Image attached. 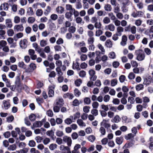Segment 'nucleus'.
Here are the masks:
<instances>
[{"mask_svg": "<svg viewBox=\"0 0 153 153\" xmlns=\"http://www.w3.org/2000/svg\"><path fill=\"white\" fill-rule=\"evenodd\" d=\"M9 3L6 2L4 3L1 5L0 10H8L9 8Z\"/></svg>", "mask_w": 153, "mask_h": 153, "instance_id": "obj_15", "label": "nucleus"}, {"mask_svg": "<svg viewBox=\"0 0 153 153\" xmlns=\"http://www.w3.org/2000/svg\"><path fill=\"white\" fill-rule=\"evenodd\" d=\"M77 123L79 126H81L85 127L86 126L85 123L82 120L79 119L77 121Z\"/></svg>", "mask_w": 153, "mask_h": 153, "instance_id": "obj_26", "label": "nucleus"}, {"mask_svg": "<svg viewBox=\"0 0 153 153\" xmlns=\"http://www.w3.org/2000/svg\"><path fill=\"white\" fill-rule=\"evenodd\" d=\"M64 43L63 39L61 38H59L56 41V43L58 45H59L62 44Z\"/></svg>", "mask_w": 153, "mask_h": 153, "instance_id": "obj_61", "label": "nucleus"}, {"mask_svg": "<svg viewBox=\"0 0 153 153\" xmlns=\"http://www.w3.org/2000/svg\"><path fill=\"white\" fill-rule=\"evenodd\" d=\"M104 9L106 11H110L112 10V7L110 4H107L105 6Z\"/></svg>", "mask_w": 153, "mask_h": 153, "instance_id": "obj_39", "label": "nucleus"}, {"mask_svg": "<svg viewBox=\"0 0 153 153\" xmlns=\"http://www.w3.org/2000/svg\"><path fill=\"white\" fill-rule=\"evenodd\" d=\"M2 78L3 81L5 82L6 86L9 87L10 85H11L10 80L7 78L5 74H4L2 75Z\"/></svg>", "mask_w": 153, "mask_h": 153, "instance_id": "obj_8", "label": "nucleus"}, {"mask_svg": "<svg viewBox=\"0 0 153 153\" xmlns=\"http://www.w3.org/2000/svg\"><path fill=\"white\" fill-rule=\"evenodd\" d=\"M64 142L66 143L68 146H71L72 143V140L71 137L67 136H64L63 137Z\"/></svg>", "mask_w": 153, "mask_h": 153, "instance_id": "obj_4", "label": "nucleus"}, {"mask_svg": "<svg viewBox=\"0 0 153 153\" xmlns=\"http://www.w3.org/2000/svg\"><path fill=\"white\" fill-rule=\"evenodd\" d=\"M13 21L16 24L19 23L20 21V18L18 16H16L14 17Z\"/></svg>", "mask_w": 153, "mask_h": 153, "instance_id": "obj_44", "label": "nucleus"}, {"mask_svg": "<svg viewBox=\"0 0 153 153\" xmlns=\"http://www.w3.org/2000/svg\"><path fill=\"white\" fill-rule=\"evenodd\" d=\"M123 28L119 26L117 28V33L119 34V36H120L122 35V33L123 31Z\"/></svg>", "mask_w": 153, "mask_h": 153, "instance_id": "obj_24", "label": "nucleus"}, {"mask_svg": "<svg viewBox=\"0 0 153 153\" xmlns=\"http://www.w3.org/2000/svg\"><path fill=\"white\" fill-rule=\"evenodd\" d=\"M60 107L55 103L53 104V110L54 112L57 113L60 111Z\"/></svg>", "mask_w": 153, "mask_h": 153, "instance_id": "obj_25", "label": "nucleus"}, {"mask_svg": "<svg viewBox=\"0 0 153 153\" xmlns=\"http://www.w3.org/2000/svg\"><path fill=\"white\" fill-rule=\"evenodd\" d=\"M120 120L121 119L120 117L119 116L117 115L114 117L113 119L111 120V121L117 123L119 122L120 121Z\"/></svg>", "mask_w": 153, "mask_h": 153, "instance_id": "obj_22", "label": "nucleus"}, {"mask_svg": "<svg viewBox=\"0 0 153 153\" xmlns=\"http://www.w3.org/2000/svg\"><path fill=\"white\" fill-rule=\"evenodd\" d=\"M2 102L4 105V108L5 109H7L10 107V104L9 100H4Z\"/></svg>", "mask_w": 153, "mask_h": 153, "instance_id": "obj_13", "label": "nucleus"}, {"mask_svg": "<svg viewBox=\"0 0 153 153\" xmlns=\"http://www.w3.org/2000/svg\"><path fill=\"white\" fill-rule=\"evenodd\" d=\"M51 8L50 6H48L44 12V14L45 16H47L51 13Z\"/></svg>", "mask_w": 153, "mask_h": 153, "instance_id": "obj_20", "label": "nucleus"}, {"mask_svg": "<svg viewBox=\"0 0 153 153\" xmlns=\"http://www.w3.org/2000/svg\"><path fill=\"white\" fill-rule=\"evenodd\" d=\"M27 41L26 39L21 40L19 42L20 47L22 48H26L27 46Z\"/></svg>", "mask_w": 153, "mask_h": 153, "instance_id": "obj_11", "label": "nucleus"}, {"mask_svg": "<svg viewBox=\"0 0 153 153\" xmlns=\"http://www.w3.org/2000/svg\"><path fill=\"white\" fill-rule=\"evenodd\" d=\"M49 28L51 30H55L56 28L55 24L53 23H51L50 24L49 26Z\"/></svg>", "mask_w": 153, "mask_h": 153, "instance_id": "obj_37", "label": "nucleus"}, {"mask_svg": "<svg viewBox=\"0 0 153 153\" xmlns=\"http://www.w3.org/2000/svg\"><path fill=\"white\" fill-rule=\"evenodd\" d=\"M56 11L57 13L62 14L64 11V8L62 6H58L56 8Z\"/></svg>", "mask_w": 153, "mask_h": 153, "instance_id": "obj_19", "label": "nucleus"}, {"mask_svg": "<svg viewBox=\"0 0 153 153\" xmlns=\"http://www.w3.org/2000/svg\"><path fill=\"white\" fill-rule=\"evenodd\" d=\"M28 151V149L26 148H25L19 151H17L16 152L18 153H27Z\"/></svg>", "mask_w": 153, "mask_h": 153, "instance_id": "obj_55", "label": "nucleus"}, {"mask_svg": "<svg viewBox=\"0 0 153 153\" xmlns=\"http://www.w3.org/2000/svg\"><path fill=\"white\" fill-rule=\"evenodd\" d=\"M87 1H86L85 0H83V8L84 9H87L89 8V5L88 4L87 2Z\"/></svg>", "mask_w": 153, "mask_h": 153, "instance_id": "obj_47", "label": "nucleus"}, {"mask_svg": "<svg viewBox=\"0 0 153 153\" xmlns=\"http://www.w3.org/2000/svg\"><path fill=\"white\" fill-rule=\"evenodd\" d=\"M135 75L132 72H131L129 74L128 77L130 79H133L135 78Z\"/></svg>", "mask_w": 153, "mask_h": 153, "instance_id": "obj_63", "label": "nucleus"}, {"mask_svg": "<svg viewBox=\"0 0 153 153\" xmlns=\"http://www.w3.org/2000/svg\"><path fill=\"white\" fill-rule=\"evenodd\" d=\"M43 13L42 10L41 9H38L36 12V14L37 16H40L42 15Z\"/></svg>", "mask_w": 153, "mask_h": 153, "instance_id": "obj_38", "label": "nucleus"}, {"mask_svg": "<svg viewBox=\"0 0 153 153\" xmlns=\"http://www.w3.org/2000/svg\"><path fill=\"white\" fill-rule=\"evenodd\" d=\"M102 31L100 29H98L96 31L95 35L96 36L99 37L102 34Z\"/></svg>", "mask_w": 153, "mask_h": 153, "instance_id": "obj_35", "label": "nucleus"}, {"mask_svg": "<svg viewBox=\"0 0 153 153\" xmlns=\"http://www.w3.org/2000/svg\"><path fill=\"white\" fill-rule=\"evenodd\" d=\"M105 29L106 30H109L111 31H114L115 29V26L112 24H110L105 26Z\"/></svg>", "mask_w": 153, "mask_h": 153, "instance_id": "obj_10", "label": "nucleus"}, {"mask_svg": "<svg viewBox=\"0 0 153 153\" xmlns=\"http://www.w3.org/2000/svg\"><path fill=\"white\" fill-rule=\"evenodd\" d=\"M45 120L43 119L40 121H36L33 123V126H31V128L33 129L35 128L41 127L45 122Z\"/></svg>", "mask_w": 153, "mask_h": 153, "instance_id": "obj_1", "label": "nucleus"}, {"mask_svg": "<svg viewBox=\"0 0 153 153\" xmlns=\"http://www.w3.org/2000/svg\"><path fill=\"white\" fill-rule=\"evenodd\" d=\"M74 94L76 96L78 97L80 95L81 93L76 88L74 90Z\"/></svg>", "mask_w": 153, "mask_h": 153, "instance_id": "obj_60", "label": "nucleus"}, {"mask_svg": "<svg viewBox=\"0 0 153 153\" xmlns=\"http://www.w3.org/2000/svg\"><path fill=\"white\" fill-rule=\"evenodd\" d=\"M6 27L7 28H11L13 26V24L11 19H7L5 20Z\"/></svg>", "mask_w": 153, "mask_h": 153, "instance_id": "obj_12", "label": "nucleus"}, {"mask_svg": "<svg viewBox=\"0 0 153 153\" xmlns=\"http://www.w3.org/2000/svg\"><path fill=\"white\" fill-rule=\"evenodd\" d=\"M28 52L32 60H34L37 58V56L35 54V52L34 50L30 49L28 50Z\"/></svg>", "mask_w": 153, "mask_h": 153, "instance_id": "obj_6", "label": "nucleus"}, {"mask_svg": "<svg viewBox=\"0 0 153 153\" xmlns=\"http://www.w3.org/2000/svg\"><path fill=\"white\" fill-rule=\"evenodd\" d=\"M40 45L42 47H44L47 45V42L44 40H41L40 42Z\"/></svg>", "mask_w": 153, "mask_h": 153, "instance_id": "obj_51", "label": "nucleus"}, {"mask_svg": "<svg viewBox=\"0 0 153 153\" xmlns=\"http://www.w3.org/2000/svg\"><path fill=\"white\" fill-rule=\"evenodd\" d=\"M68 30L69 32L74 33L76 31V28L74 26H71L69 28Z\"/></svg>", "mask_w": 153, "mask_h": 153, "instance_id": "obj_45", "label": "nucleus"}, {"mask_svg": "<svg viewBox=\"0 0 153 153\" xmlns=\"http://www.w3.org/2000/svg\"><path fill=\"white\" fill-rule=\"evenodd\" d=\"M97 47L101 51V53L102 54H104L105 53V50L104 48V47L100 44H99L97 45Z\"/></svg>", "mask_w": 153, "mask_h": 153, "instance_id": "obj_28", "label": "nucleus"}, {"mask_svg": "<svg viewBox=\"0 0 153 153\" xmlns=\"http://www.w3.org/2000/svg\"><path fill=\"white\" fill-rule=\"evenodd\" d=\"M76 22L77 24H81L82 22V19L80 17H77L75 18Z\"/></svg>", "mask_w": 153, "mask_h": 153, "instance_id": "obj_57", "label": "nucleus"}, {"mask_svg": "<svg viewBox=\"0 0 153 153\" xmlns=\"http://www.w3.org/2000/svg\"><path fill=\"white\" fill-rule=\"evenodd\" d=\"M35 21L34 18L32 17H29L27 19V22L30 24L33 23Z\"/></svg>", "mask_w": 153, "mask_h": 153, "instance_id": "obj_46", "label": "nucleus"}, {"mask_svg": "<svg viewBox=\"0 0 153 153\" xmlns=\"http://www.w3.org/2000/svg\"><path fill=\"white\" fill-rule=\"evenodd\" d=\"M74 120L72 119L71 118L70 116L69 118H68L66 119L65 120V123L67 125H70L71 124L72 122H74V120Z\"/></svg>", "mask_w": 153, "mask_h": 153, "instance_id": "obj_23", "label": "nucleus"}, {"mask_svg": "<svg viewBox=\"0 0 153 153\" xmlns=\"http://www.w3.org/2000/svg\"><path fill=\"white\" fill-rule=\"evenodd\" d=\"M108 56L110 59H114L116 57V54L114 52L111 51L109 53Z\"/></svg>", "mask_w": 153, "mask_h": 153, "instance_id": "obj_32", "label": "nucleus"}, {"mask_svg": "<svg viewBox=\"0 0 153 153\" xmlns=\"http://www.w3.org/2000/svg\"><path fill=\"white\" fill-rule=\"evenodd\" d=\"M118 36H119V34L116 33L115 34L113 35L112 36V39L114 41H116L119 39Z\"/></svg>", "mask_w": 153, "mask_h": 153, "instance_id": "obj_62", "label": "nucleus"}, {"mask_svg": "<svg viewBox=\"0 0 153 153\" xmlns=\"http://www.w3.org/2000/svg\"><path fill=\"white\" fill-rule=\"evenodd\" d=\"M145 58V54L143 53H140L137 56V59L138 61H142Z\"/></svg>", "mask_w": 153, "mask_h": 153, "instance_id": "obj_14", "label": "nucleus"}, {"mask_svg": "<svg viewBox=\"0 0 153 153\" xmlns=\"http://www.w3.org/2000/svg\"><path fill=\"white\" fill-rule=\"evenodd\" d=\"M27 13L29 15H33V12L32 8L31 7H28L27 10Z\"/></svg>", "mask_w": 153, "mask_h": 153, "instance_id": "obj_42", "label": "nucleus"}, {"mask_svg": "<svg viewBox=\"0 0 153 153\" xmlns=\"http://www.w3.org/2000/svg\"><path fill=\"white\" fill-rule=\"evenodd\" d=\"M117 83V80L116 79H112L111 81V85L112 86H114Z\"/></svg>", "mask_w": 153, "mask_h": 153, "instance_id": "obj_58", "label": "nucleus"}, {"mask_svg": "<svg viewBox=\"0 0 153 153\" xmlns=\"http://www.w3.org/2000/svg\"><path fill=\"white\" fill-rule=\"evenodd\" d=\"M55 87L54 85H50L49 87L48 95L50 97H53L54 96V91L53 90Z\"/></svg>", "mask_w": 153, "mask_h": 153, "instance_id": "obj_5", "label": "nucleus"}, {"mask_svg": "<svg viewBox=\"0 0 153 153\" xmlns=\"http://www.w3.org/2000/svg\"><path fill=\"white\" fill-rule=\"evenodd\" d=\"M80 117V114L79 112H77L74 114L73 116H71L72 119H73L74 121L77 118H78Z\"/></svg>", "mask_w": 153, "mask_h": 153, "instance_id": "obj_21", "label": "nucleus"}, {"mask_svg": "<svg viewBox=\"0 0 153 153\" xmlns=\"http://www.w3.org/2000/svg\"><path fill=\"white\" fill-rule=\"evenodd\" d=\"M36 143L33 140H30L28 143V145L31 147H34L36 146Z\"/></svg>", "mask_w": 153, "mask_h": 153, "instance_id": "obj_49", "label": "nucleus"}, {"mask_svg": "<svg viewBox=\"0 0 153 153\" xmlns=\"http://www.w3.org/2000/svg\"><path fill=\"white\" fill-rule=\"evenodd\" d=\"M105 45L106 47L111 48L112 47L113 44L112 42L110 39H107L105 42Z\"/></svg>", "mask_w": 153, "mask_h": 153, "instance_id": "obj_18", "label": "nucleus"}, {"mask_svg": "<svg viewBox=\"0 0 153 153\" xmlns=\"http://www.w3.org/2000/svg\"><path fill=\"white\" fill-rule=\"evenodd\" d=\"M57 15L55 14H52L50 16L51 19L53 21H55L58 19Z\"/></svg>", "mask_w": 153, "mask_h": 153, "instance_id": "obj_48", "label": "nucleus"}, {"mask_svg": "<svg viewBox=\"0 0 153 153\" xmlns=\"http://www.w3.org/2000/svg\"><path fill=\"white\" fill-rule=\"evenodd\" d=\"M54 103L60 107H61L64 104V101L62 98H59L56 100Z\"/></svg>", "mask_w": 153, "mask_h": 153, "instance_id": "obj_9", "label": "nucleus"}, {"mask_svg": "<svg viewBox=\"0 0 153 153\" xmlns=\"http://www.w3.org/2000/svg\"><path fill=\"white\" fill-rule=\"evenodd\" d=\"M99 131L102 135H104L105 134L106 131L104 127H101L100 128Z\"/></svg>", "mask_w": 153, "mask_h": 153, "instance_id": "obj_56", "label": "nucleus"}, {"mask_svg": "<svg viewBox=\"0 0 153 153\" xmlns=\"http://www.w3.org/2000/svg\"><path fill=\"white\" fill-rule=\"evenodd\" d=\"M143 13L142 11H133L131 16L134 18L140 17L143 16Z\"/></svg>", "mask_w": 153, "mask_h": 153, "instance_id": "obj_2", "label": "nucleus"}, {"mask_svg": "<svg viewBox=\"0 0 153 153\" xmlns=\"http://www.w3.org/2000/svg\"><path fill=\"white\" fill-rule=\"evenodd\" d=\"M91 113L93 115L96 116L98 114V111L96 109H93L91 110Z\"/></svg>", "mask_w": 153, "mask_h": 153, "instance_id": "obj_54", "label": "nucleus"}, {"mask_svg": "<svg viewBox=\"0 0 153 153\" xmlns=\"http://www.w3.org/2000/svg\"><path fill=\"white\" fill-rule=\"evenodd\" d=\"M122 2L123 6H128L131 4L129 0H122Z\"/></svg>", "mask_w": 153, "mask_h": 153, "instance_id": "obj_30", "label": "nucleus"}, {"mask_svg": "<svg viewBox=\"0 0 153 153\" xmlns=\"http://www.w3.org/2000/svg\"><path fill=\"white\" fill-rule=\"evenodd\" d=\"M95 71L93 70H90L89 71V74L90 75V79L91 80L95 81L97 78V76L95 75Z\"/></svg>", "mask_w": 153, "mask_h": 153, "instance_id": "obj_3", "label": "nucleus"}, {"mask_svg": "<svg viewBox=\"0 0 153 153\" xmlns=\"http://www.w3.org/2000/svg\"><path fill=\"white\" fill-rule=\"evenodd\" d=\"M46 134L47 135L52 137L54 134V132L52 130L50 131H48L46 132Z\"/></svg>", "mask_w": 153, "mask_h": 153, "instance_id": "obj_53", "label": "nucleus"}, {"mask_svg": "<svg viewBox=\"0 0 153 153\" xmlns=\"http://www.w3.org/2000/svg\"><path fill=\"white\" fill-rule=\"evenodd\" d=\"M109 120H103L101 123L102 124L103 126L105 128H108L110 127V124L107 123V122Z\"/></svg>", "mask_w": 153, "mask_h": 153, "instance_id": "obj_17", "label": "nucleus"}, {"mask_svg": "<svg viewBox=\"0 0 153 153\" xmlns=\"http://www.w3.org/2000/svg\"><path fill=\"white\" fill-rule=\"evenodd\" d=\"M111 21L110 19L107 17H105L103 19V22L105 24H108Z\"/></svg>", "mask_w": 153, "mask_h": 153, "instance_id": "obj_50", "label": "nucleus"}, {"mask_svg": "<svg viewBox=\"0 0 153 153\" xmlns=\"http://www.w3.org/2000/svg\"><path fill=\"white\" fill-rule=\"evenodd\" d=\"M102 24L100 22H96L95 23L94 27L96 28L100 29L101 28Z\"/></svg>", "mask_w": 153, "mask_h": 153, "instance_id": "obj_43", "label": "nucleus"}, {"mask_svg": "<svg viewBox=\"0 0 153 153\" xmlns=\"http://www.w3.org/2000/svg\"><path fill=\"white\" fill-rule=\"evenodd\" d=\"M74 45L76 47H78L82 46H84L85 45V43L83 41L79 43H77L76 42H74Z\"/></svg>", "mask_w": 153, "mask_h": 153, "instance_id": "obj_31", "label": "nucleus"}, {"mask_svg": "<svg viewBox=\"0 0 153 153\" xmlns=\"http://www.w3.org/2000/svg\"><path fill=\"white\" fill-rule=\"evenodd\" d=\"M57 146L56 144L52 143L50 145L49 148L51 150H53L57 148Z\"/></svg>", "mask_w": 153, "mask_h": 153, "instance_id": "obj_40", "label": "nucleus"}, {"mask_svg": "<svg viewBox=\"0 0 153 153\" xmlns=\"http://www.w3.org/2000/svg\"><path fill=\"white\" fill-rule=\"evenodd\" d=\"M7 45V43L5 41L2 40L0 41V49L2 48Z\"/></svg>", "mask_w": 153, "mask_h": 153, "instance_id": "obj_34", "label": "nucleus"}, {"mask_svg": "<svg viewBox=\"0 0 153 153\" xmlns=\"http://www.w3.org/2000/svg\"><path fill=\"white\" fill-rule=\"evenodd\" d=\"M7 33L9 36H12L14 34V32L12 29H10L7 30Z\"/></svg>", "mask_w": 153, "mask_h": 153, "instance_id": "obj_33", "label": "nucleus"}, {"mask_svg": "<svg viewBox=\"0 0 153 153\" xmlns=\"http://www.w3.org/2000/svg\"><path fill=\"white\" fill-rule=\"evenodd\" d=\"M94 41V38L93 37H89L88 39V44H93Z\"/></svg>", "mask_w": 153, "mask_h": 153, "instance_id": "obj_59", "label": "nucleus"}, {"mask_svg": "<svg viewBox=\"0 0 153 153\" xmlns=\"http://www.w3.org/2000/svg\"><path fill=\"white\" fill-rule=\"evenodd\" d=\"M144 51L146 55L148 56L150 55L152 52L151 49L149 48H144Z\"/></svg>", "mask_w": 153, "mask_h": 153, "instance_id": "obj_36", "label": "nucleus"}, {"mask_svg": "<svg viewBox=\"0 0 153 153\" xmlns=\"http://www.w3.org/2000/svg\"><path fill=\"white\" fill-rule=\"evenodd\" d=\"M64 97L65 98H68L70 99H72L74 97L73 94L71 93H68L64 95Z\"/></svg>", "mask_w": 153, "mask_h": 153, "instance_id": "obj_29", "label": "nucleus"}, {"mask_svg": "<svg viewBox=\"0 0 153 153\" xmlns=\"http://www.w3.org/2000/svg\"><path fill=\"white\" fill-rule=\"evenodd\" d=\"M82 83V80L80 79H78L75 82V84L77 86H79Z\"/></svg>", "mask_w": 153, "mask_h": 153, "instance_id": "obj_52", "label": "nucleus"}, {"mask_svg": "<svg viewBox=\"0 0 153 153\" xmlns=\"http://www.w3.org/2000/svg\"><path fill=\"white\" fill-rule=\"evenodd\" d=\"M24 29V28L22 24L16 25L14 27V30L15 31L22 32Z\"/></svg>", "mask_w": 153, "mask_h": 153, "instance_id": "obj_7", "label": "nucleus"}, {"mask_svg": "<svg viewBox=\"0 0 153 153\" xmlns=\"http://www.w3.org/2000/svg\"><path fill=\"white\" fill-rule=\"evenodd\" d=\"M16 149V146L15 144L10 145L7 148V149L10 151H13Z\"/></svg>", "mask_w": 153, "mask_h": 153, "instance_id": "obj_27", "label": "nucleus"}, {"mask_svg": "<svg viewBox=\"0 0 153 153\" xmlns=\"http://www.w3.org/2000/svg\"><path fill=\"white\" fill-rule=\"evenodd\" d=\"M135 88L137 91H140L143 89V85L142 84H139L136 86Z\"/></svg>", "mask_w": 153, "mask_h": 153, "instance_id": "obj_41", "label": "nucleus"}, {"mask_svg": "<svg viewBox=\"0 0 153 153\" xmlns=\"http://www.w3.org/2000/svg\"><path fill=\"white\" fill-rule=\"evenodd\" d=\"M127 40V37L125 35H123L122 37V41L120 42L121 45L124 46L126 44V42Z\"/></svg>", "mask_w": 153, "mask_h": 153, "instance_id": "obj_16", "label": "nucleus"}, {"mask_svg": "<svg viewBox=\"0 0 153 153\" xmlns=\"http://www.w3.org/2000/svg\"><path fill=\"white\" fill-rule=\"evenodd\" d=\"M56 134V135L59 137H61L63 135V131L60 130H57Z\"/></svg>", "mask_w": 153, "mask_h": 153, "instance_id": "obj_64", "label": "nucleus"}]
</instances>
